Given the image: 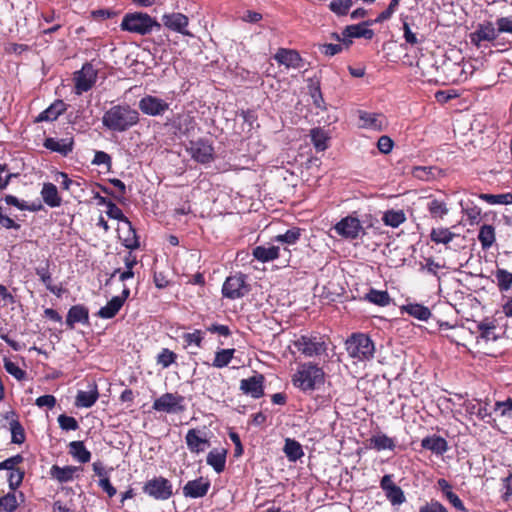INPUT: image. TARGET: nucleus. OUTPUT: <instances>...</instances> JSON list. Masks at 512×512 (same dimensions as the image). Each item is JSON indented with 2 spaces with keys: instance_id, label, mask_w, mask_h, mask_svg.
I'll use <instances>...</instances> for the list:
<instances>
[{
  "instance_id": "obj_1",
  "label": "nucleus",
  "mask_w": 512,
  "mask_h": 512,
  "mask_svg": "<svg viewBox=\"0 0 512 512\" xmlns=\"http://www.w3.org/2000/svg\"><path fill=\"white\" fill-rule=\"evenodd\" d=\"M139 122V113L129 105H114L102 117V124L108 130L125 132Z\"/></svg>"
},
{
  "instance_id": "obj_2",
  "label": "nucleus",
  "mask_w": 512,
  "mask_h": 512,
  "mask_svg": "<svg viewBox=\"0 0 512 512\" xmlns=\"http://www.w3.org/2000/svg\"><path fill=\"white\" fill-rule=\"evenodd\" d=\"M325 373L321 367L311 362L303 363L293 375L294 386L304 392L313 391L324 383Z\"/></svg>"
},
{
  "instance_id": "obj_3",
  "label": "nucleus",
  "mask_w": 512,
  "mask_h": 512,
  "mask_svg": "<svg viewBox=\"0 0 512 512\" xmlns=\"http://www.w3.org/2000/svg\"><path fill=\"white\" fill-rule=\"evenodd\" d=\"M120 27L124 31L147 35L151 33L153 29L160 30L161 24L147 13L134 12L127 13L123 17Z\"/></svg>"
},
{
  "instance_id": "obj_4",
  "label": "nucleus",
  "mask_w": 512,
  "mask_h": 512,
  "mask_svg": "<svg viewBox=\"0 0 512 512\" xmlns=\"http://www.w3.org/2000/svg\"><path fill=\"white\" fill-rule=\"evenodd\" d=\"M350 357L360 361L370 360L374 356L375 346L371 338L363 333L352 334L345 342Z\"/></svg>"
},
{
  "instance_id": "obj_5",
  "label": "nucleus",
  "mask_w": 512,
  "mask_h": 512,
  "mask_svg": "<svg viewBox=\"0 0 512 512\" xmlns=\"http://www.w3.org/2000/svg\"><path fill=\"white\" fill-rule=\"evenodd\" d=\"M294 346L306 357L324 355L328 349L324 337L318 335H301L294 341Z\"/></svg>"
},
{
  "instance_id": "obj_6",
  "label": "nucleus",
  "mask_w": 512,
  "mask_h": 512,
  "mask_svg": "<svg viewBox=\"0 0 512 512\" xmlns=\"http://www.w3.org/2000/svg\"><path fill=\"white\" fill-rule=\"evenodd\" d=\"M142 489L145 494L155 500H168L173 495L172 483L162 476L148 480Z\"/></svg>"
},
{
  "instance_id": "obj_7",
  "label": "nucleus",
  "mask_w": 512,
  "mask_h": 512,
  "mask_svg": "<svg viewBox=\"0 0 512 512\" xmlns=\"http://www.w3.org/2000/svg\"><path fill=\"white\" fill-rule=\"evenodd\" d=\"M245 279L246 276L241 273L229 276L222 287L223 296L229 299H238L245 296L250 291Z\"/></svg>"
},
{
  "instance_id": "obj_8",
  "label": "nucleus",
  "mask_w": 512,
  "mask_h": 512,
  "mask_svg": "<svg viewBox=\"0 0 512 512\" xmlns=\"http://www.w3.org/2000/svg\"><path fill=\"white\" fill-rule=\"evenodd\" d=\"M97 80V70L94 66L86 62L82 69L74 73L75 89L77 94H82L90 90Z\"/></svg>"
},
{
  "instance_id": "obj_9",
  "label": "nucleus",
  "mask_w": 512,
  "mask_h": 512,
  "mask_svg": "<svg viewBox=\"0 0 512 512\" xmlns=\"http://www.w3.org/2000/svg\"><path fill=\"white\" fill-rule=\"evenodd\" d=\"M184 397L178 394L165 393L153 402V409L166 413H181L185 410Z\"/></svg>"
},
{
  "instance_id": "obj_10",
  "label": "nucleus",
  "mask_w": 512,
  "mask_h": 512,
  "mask_svg": "<svg viewBox=\"0 0 512 512\" xmlns=\"http://www.w3.org/2000/svg\"><path fill=\"white\" fill-rule=\"evenodd\" d=\"M333 229L339 236L351 240L358 238L361 232L365 233L360 220L352 216L341 219Z\"/></svg>"
},
{
  "instance_id": "obj_11",
  "label": "nucleus",
  "mask_w": 512,
  "mask_h": 512,
  "mask_svg": "<svg viewBox=\"0 0 512 512\" xmlns=\"http://www.w3.org/2000/svg\"><path fill=\"white\" fill-rule=\"evenodd\" d=\"M138 107L145 115L162 116L169 109V104L156 96L145 95L139 100Z\"/></svg>"
},
{
  "instance_id": "obj_12",
  "label": "nucleus",
  "mask_w": 512,
  "mask_h": 512,
  "mask_svg": "<svg viewBox=\"0 0 512 512\" xmlns=\"http://www.w3.org/2000/svg\"><path fill=\"white\" fill-rule=\"evenodd\" d=\"M190 154L194 160L206 164L213 160L214 149L207 139L200 138L190 142Z\"/></svg>"
},
{
  "instance_id": "obj_13",
  "label": "nucleus",
  "mask_w": 512,
  "mask_h": 512,
  "mask_svg": "<svg viewBox=\"0 0 512 512\" xmlns=\"http://www.w3.org/2000/svg\"><path fill=\"white\" fill-rule=\"evenodd\" d=\"M163 25L174 32L180 33L185 36H191V33L187 30L189 24V18L182 13H169L162 16Z\"/></svg>"
},
{
  "instance_id": "obj_14",
  "label": "nucleus",
  "mask_w": 512,
  "mask_h": 512,
  "mask_svg": "<svg viewBox=\"0 0 512 512\" xmlns=\"http://www.w3.org/2000/svg\"><path fill=\"white\" fill-rule=\"evenodd\" d=\"M264 380L265 378L262 374L242 379L240 381V390L252 398L258 399L264 395Z\"/></svg>"
},
{
  "instance_id": "obj_15",
  "label": "nucleus",
  "mask_w": 512,
  "mask_h": 512,
  "mask_svg": "<svg viewBox=\"0 0 512 512\" xmlns=\"http://www.w3.org/2000/svg\"><path fill=\"white\" fill-rule=\"evenodd\" d=\"M274 59L280 64L287 68L300 69L304 67V60L300 54L293 49L279 48Z\"/></svg>"
},
{
  "instance_id": "obj_16",
  "label": "nucleus",
  "mask_w": 512,
  "mask_h": 512,
  "mask_svg": "<svg viewBox=\"0 0 512 512\" xmlns=\"http://www.w3.org/2000/svg\"><path fill=\"white\" fill-rule=\"evenodd\" d=\"M210 488V482L202 477L188 481L183 487L185 497L201 498L204 497Z\"/></svg>"
},
{
  "instance_id": "obj_17",
  "label": "nucleus",
  "mask_w": 512,
  "mask_h": 512,
  "mask_svg": "<svg viewBox=\"0 0 512 512\" xmlns=\"http://www.w3.org/2000/svg\"><path fill=\"white\" fill-rule=\"evenodd\" d=\"M372 24L371 20H367L356 25H349L345 27L342 34L344 38H365L370 40L374 37V31L369 29L368 26Z\"/></svg>"
},
{
  "instance_id": "obj_18",
  "label": "nucleus",
  "mask_w": 512,
  "mask_h": 512,
  "mask_svg": "<svg viewBox=\"0 0 512 512\" xmlns=\"http://www.w3.org/2000/svg\"><path fill=\"white\" fill-rule=\"evenodd\" d=\"M76 323H89V310L82 304L72 306L66 316V325L69 329H73Z\"/></svg>"
},
{
  "instance_id": "obj_19",
  "label": "nucleus",
  "mask_w": 512,
  "mask_h": 512,
  "mask_svg": "<svg viewBox=\"0 0 512 512\" xmlns=\"http://www.w3.org/2000/svg\"><path fill=\"white\" fill-rule=\"evenodd\" d=\"M185 441L187 444L188 449L192 453L199 454L200 452H203L205 449V446H209V440L205 437L200 436V431L197 429H190L188 430Z\"/></svg>"
},
{
  "instance_id": "obj_20",
  "label": "nucleus",
  "mask_w": 512,
  "mask_h": 512,
  "mask_svg": "<svg viewBox=\"0 0 512 512\" xmlns=\"http://www.w3.org/2000/svg\"><path fill=\"white\" fill-rule=\"evenodd\" d=\"M99 398L98 387L95 382L90 385L89 391L79 390L75 398L76 407L90 408L92 407Z\"/></svg>"
},
{
  "instance_id": "obj_21",
  "label": "nucleus",
  "mask_w": 512,
  "mask_h": 512,
  "mask_svg": "<svg viewBox=\"0 0 512 512\" xmlns=\"http://www.w3.org/2000/svg\"><path fill=\"white\" fill-rule=\"evenodd\" d=\"M421 447L437 455H442L448 450V443L443 437L432 435L422 439Z\"/></svg>"
},
{
  "instance_id": "obj_22",
  "label": "nucleus",
  "mask_w": 512,
  "mask_h": 512,
  "mask_svg": "<svg viewBox=\"0 0 512 512\" xmlns=\"http://www.w3.org/2000/svg\"><path fill=\"white\" fill-rule=\"evenodd\" d=\"M496 30L491 23L479 25L476 31L470 34L471 43L480 46L482 41H493L496 39Z\"/></svg>"
},
{
  "instance_id": "obj_23",
  "label": "nucleus",
  "mask_w": 512,
  "mask_h": 512,
  "mask_svg": "<svg viewBox=\"0 0 512 512\" xmlns=\"http://www.w3.org/2000/svg\"><path fill=\"white\" fill-rule=\"evenodd\" d=\"M73 139L55 140L54 138H46L43 145L46 149L57 152L63 156H67L73 150Z\"/></svg>"
},
{
  "instance_id": "obj_24",
  "label": "nucleus",
  "mask_w": 512,
  "mask_h": 512,
  "mask_svg": "<svg viewBox=\"0 0 512 512\" xmlns=\"http://www.w3.org/2000/svg\"><path fill=\"white\" fill-rule=\"evenodd\" d=\"M36 275L40 278L41 282L45 285L46 289L50 292L59 295L61 289L52 285V277L50 272V261L44 260L38 267L35 268Z\"/></svg>"
},
{
  "instance_id": "obj_25",
  "label": "nucleus",
  "mask_w": 512,
  "mask_h": 512,
  "mask_svg": "<svg viewBox=\"0 0 512 512\" xmlns=\"http://www.w3.org/2000/svg\"><path fill=\"white\" fill-rule=\"evenodd\" d=\"M66 111V104L62 100H56L47 109L41 112L36 122L54 121Z\"/></svg>"
},
{
  "instance_id": "obj_26",
  "label": "nucleus",
  "mask_w": 512,
  "mask_h": 512,
  "mask_svg": "<svg viewBox=\"0 0 512 512\" xmlns=\"http://www.w3.org/2000/svg\"><path fill=\"white\" fill-rule=\"evenodd\" d=\"M41 196L46 205L51 208L59 207L62 203V199L58 194V189L53 183H44Z\"/></svg>"
},
{
  "instance_id": "obj_27",
  "label": "nucleus",
  "mask_w": 512,
  "mask_h": 512,
  "mask_svg": "<svg viewBox=\"0 0 512 512\" xmlns=\"http://www.w3.org/2000/svg\"><path fill=\"white\" fill-rule=\"evenodd\" d=\"M226 454L227 451L225 449H213L211 450L206 458L207 464L210 465L215 472L221 473L225 469L226 464Z\"/></svg>"
},
{
  "instance_id": "obj_28",
  "label": "nucleus",
  "mask_w": 512,
  "mask_h": 512,
  "mask_svg": "<svg viewBox=\"0 0 512 512\" xmlns=\"http://www.w3.org/2000/svg\"><path fill=\"white\" fill-rule=\"evenodd\" d=\"M368 442L369 447L377 451L394 450L396 447L394 439L383 433L373 435Z\"/></svg>"
},
{
  "instance_id": "obj_29",
  "label": "nucleus",
  "mask_w": 512,
  "mask_h": 512,
  "mask_svg": "<svg viewBox=\"0 0 512 512\" xmlns=\"http://www.w3.org/2000/svg\"><path fill=\"white\" fill-rule=\"evenodd\" d=\"M78 469L79 468L75 466L60 467L58 465H53L50 470V475L58 482L65 483L71 481L74 478V475Z\"/></svg>"
},
{
  "instance_id": "obj_30",
  "label": "nucleus",
  "mask_w": 512,
  "mask_h": 512,
  "mask_svg": "<svg viewBox=\"0 0 512 512\" xmlns=\"http://www.w3.org/2000/svg\"><path fill=\"white\" fill-rule=\"evenodd\" d=\"M174 127L183 135L189 134L196 127V121L190 113L179 114L174 120Z\"/></svg>"
},
{
  "instance_id": "obj_31",
  "label": "nucleus",
  "mask_w": 512,
  "mask_h": 512,
  "mask_svg": "<svg viewBox=\"0 0 512 512\" xmlns=\"http://www.w3.org/2000/svg\"><path fill=\"white\" fill-rule=\"evenodd\" d=\"M69 454L80 463H87L91 453L86 449L83 441H72L68 445Z\"/></svg>"
},
{
  "instance_id": "obj_32",
  "label": "nucleus",
  "mask_w": 512,
  "mask_h": 512,
  "mask_svg": "<svg viewBox=\"0 0 512 512\" xmlns=\"http://www.w3.org/2000/svg\"><path fill=\"white\" fill-rule=\"evenodd\" d=\"M279 247L278 246H256L253 249V256L255 259L261 262H268L279 257Z\"/></svg>"
},
{
  "instance_id": "obj_33",
  "label": "nucleus",
  "mask_w": 512,
  "mask_h": 512,
  "mask_svg": "<svg viewBox=\"0 0 512 512\" xmlns=\"http://www.w3.org/2000/svg\"><path fill=\"white\" fill-rule=\"evenodd\" d=\"M283 451L286 457L292 462L299 460L304 455L301 444L291 438L285 440Z\"/></svg>"
},
{
  "instance_id": "obj_34",
  "label": "nucleus",
  "mask_w": 512,
  "mask_h": 512,
  "mask_svg": "<svg viewBox=\"0 0 512 512\" xmlns=\"http://www.w3.org/2000/svg\"><path fill=\"white\" fill-rule=\"evenodd\" d=\"M495 239V229L492 225L484 224L480 227L478 240L483 250L489 249L494 244Z\"/></svg>"
},
{
  "instance_id": "obj_35",
  "label": "nucleus",
  "mask_w": 512,
  "mask_h": 512,
  "mask_svg": "<svg viewBox=\"0 0 512 512\" xmlns=\"http://www.w3.org/2000/svg\"><path fill=\"white\" fill-rule=\"evenodd\" d=\"M402 310L421 321H427L431 317L429 308L418 303L405 305Z\"/></svg>"
},
{
  "instance_id": "obj_36",
  "label": "nucleus",
  "mask_w": 512,
  "mask_h": 512,
  "mask_svg": "<svg viewBox=\"0 0 512 512\" xmlns=\"http://www.w3.org/2000/svg\"><path fill=\"white\" fill-rule=\"evenodd\" d=\"M496 284L500 292H506L512 287V272L503 268H497L494 273Z\"/></svg>"
},
{
  "instance_id": "obj_37",
  "label": "nucleus",
  "mask_w": 512,
  "mask_h": 512,
  "mask_svg": "<svg viewBox=\"0 0 512 512\" xmlns=\"http://www.w3.org/2000/svg\"><path fill=\"white\" fill-rule=\"evenodd\" d=\"M121 300L113 297L104 307L100 308L97 315L103 319L113 318L122 308Z\"/></svg>"
},
{
  "instance_id": "obj_38",
  "label": "nucleus",
  "mask_w": 512,
  "mask_h": 512,
  "mask_svg": "<svg viewBox=\"0 0 512 512\" xmlns=\"http://www.w3.org/2000/svg\"><path fill=\"white\" fill-rule=\"evenodd\" d=\"M311 142L317 151H324L328 148L327 141L329 137L321 128H313L310 131Z\"/></svg>"
},
{
  "instance_id": "obj_39",
  "label": "nucleus",
  "mask_w": 512,
  "mask_h": 512,
  "mask_svg": "<svg viewBox=\"0 0 512 512\" xmlns=\"http://www.w3.org/2000/svg\"><path fill=\"white\" fill-rule=\"evenodd\" d=\"M427 209L432 218H443L448 214V207L444 201L431 199L427 204Z\"/></svg>"
},
{
  "instance_id": "obj_40",
  "label": "nucleus",
  "mask_w": 512,
  "mask_h": 512,
  "mask_svg": "<svg viewBox=\"0 0 512 512\" xmlns=\"http://www.w3.org/2000/svg\"><path fill=\"white\" fill-rule=\"evenodd\" d=\"M382 220L385 225L396 228L406 220V217L402 210H388L384 213Z\"/></svg>"
},
{
  "instance_id": "obj_41",
  "label": "nucleus",
  "mask_w": 512,
  "mask_h": 512,
  "mask_svg": "<svg viewBox=\"0 0 512 512\" xmlns=\"http://www.w3.org/2000/svg\"><path fill=\"white\" fill-rule=\"evenodd\" d=\"M369 302L378 306H387L390 303V296L387 291L371 289L365 296Z\"/></svg>"
},
{
  "instance_id": "obj_42",
  "label": "nucleus",
  "mask_w": 512,
  "mask_h": 512,
  "mask_svg": "<svg viewBox=\"0 0 512 512\" xmlns=\"http://www.w3.org/2000/svg\"><path fill=\"white\" fill-rule=\"evenodd\" d=\"M431 240L436 244H448L453 240L455 234L448 228L432 229L430 234Z\"/></svg>"
},
{
  "instance_id": "obj_43",
  "label": "nucleus",
  "mask_w": 512,
  "mask_h": 512,
  "mask_svg": "<svg viewBox=\"0 0 512 512\" xmlns=\"http://www.w3.org/2000/svg\"><path fill=\"white\" fill-rule=\"evenodd\" d=\"M235 349H222L215 353L212 365L216 368L226 367L232 360Z\"/></svg>"
},
{
  "instance_id": "obj_44",
  "label": "nucleus",
  "mask_w": 512,
  "mask_h": 512,
  "mask_svg": "<svg viewBox=\"0 0 512 512\" xmlns=\"http://www.w3.org/2000/svg\"><path fill=\"white\" fill-rule=\"evenodd\" d=\"M465 409L469 414H475L478 417V419L486 421L488 423L490 422L491 413L487 410L486 406L468 402L465 405Z\"/></svg>"
},
{
  "instance_id": "obj_45",
  "label": "nucleus",
  "mask_w": 512,
  "mask_h": 512,
  "mask_svg": "<svg viewBox=\"0 0 512 512\" xmlns=\"http://www.w3.org/2000/svg\"><path fill=\"white\" fill-rule=\"evenodd\" d=\"M479 198L491 205L495 204H512V193L504 194H480Z\"/></svg>"
},
{
  "instance_id": "obj_46",
  "label": "nucleus",
  "mask_w": 512,
  "mask_h": 512,
  "mask_svg": "<svg viewBox=\"0 0 512 512\" xmlns=\"http://www.w3.org/2000/svg\"><path fill=\"white\" fill-rule=\"evenodd\" d=\"M11 442L14 444H22L25 441V431L21 423L12 419L10 422Z\"/></svg>"
},
{
  "instance_id": "obj_47",
  "label": "nucleus",
  "mask_w": 512,
  "mask_h": 512,
  "mask_svg": "<svg viewBox=\"0 0 512 512\" xmlns=\"http://www.w3.org/2000/svg\"><path fill=\"white\" fill-rule=\"evenodd\" d=\"M126 225H127V235L125 237L120 236V239L122 240V244L126 248H128L130 250H135V249L139 248V246H140L137 235H136V231L133 228L132 223H129Z\"/></svg>"
},
{
  "instance_id": "obj_48",
  "label": "nucleus",
  "mask_w": 512,
  "mask_h": 512,
  "mask_svg": "<svg viewBox=\"0 0 512 512\" xmlns=\"http://www.w3.org/2000/svg\"><path fill=\"white\" fill-rule=\"evenodd\" d=\"M301 231L302 230L300 228L293 227L287 230L284 234L277 235L275 240L277 242L286 243L288 245L295 244L301 236Z\"/></svg>"
},
{
  "instance_id": "obj_49",
  "label": "nucleus",
  "mask_w": 512,
  "mask_h": 512,
  "mask_svg": "<svg viewBox=\"0 0 512 512\" xmlns=\"http://www.w3.org/2000/svg\"><path fill=\"white\" fill-rule=\"evenodd\" d=\"M18 507L15 491L9 492L3 497H0V509L5 512H14Z\"/></svg>"
},
{
  "instance_id": "obj_50",
  "label": "nucleus",
  "mask_w": 512,
  "mask_h": 512,
  "mask_svg": "<svg viewBox=\"0 0 512 512\" xmlns=\"http://www.w3.org/2000/svg\"><path fill=\"white\" fill-rule=\"evenodd\" d=\"M379 114L363 112L360 119L364 122V126L375 130H382V120Z\"/></svg>"
},
{
  "instance_id": "obj_51",
  "label": "nucleus",
  "mask_w": 512,
  "mask_h": 512,
  "mask_svg": "<svg viewBox=\"0 0 512 512\" xmlns=\"http://www.w3.org/2000/svg\"><path fill=\"white\" fill-rule=\"evenodd\" d=\"M494 411L508 420H512V398H507L505 401H497L494 406Z\"/></svg>"
},
{
  "instance_id": "obj_52",
  "label": "nucleus",
  "mask_w": 512,
  "mask_h": 512,
  "mask_svg": "<svg viewBox=\"0 0 512 512\" xmlns=\"http://www.w3.org/2000/svg\"><path fill=\"white\" fill-rule=\"evenodd\" d=\"M478 330L480 331V337L484 339L485 341H495L497 339V336L495 334L496 326L494 323L489 322H481L478 324Z\"/></svg>"
},
{
  "instance_id": "obj_53",
  "label": "nucleus",
  "mask_w": 512,
  "mask_h": 512,
  "mask_svg": "<svg viewBox=\"0 0 512 512\" xmlns=\"http://www.w3.org/2000/svg\"><path fill=\"white\" fill-rule=\"evenodd\" d=\"M463 212L466 214L469 222L471 225L478 224L480 215H481V209L473 205V203H466L464 206L461 204Z\"/></svg>"
},
{
  "instance_id": "obj_54",
  "label": "nucleus",
  "mask_w": 512,
  "mask_h": 512,
  "mask_svg": "<svg viewBox=\"0 0 512 512\" xmlns=\"http://www.w3.org/2000/svg\"><path fill=\"white\" fill-rule=\"evenodd\" d=\"M4 201L7 205L15 206L19 210L37 211L38 209L41 208V205H27L26 202L20 201L17 197L13 195H6L4 197Z\"/></svg>"
},
{
  "instance_id": "obj_55",
  "label": "nucleus",
  "mask_w": 512,
  "mask_h": 512,
  "mask_svg": "<svg viewBox=\"0 0 512 512\" xmlns=\"http://www.w3.org/2000/svg\"><path fill=\"white\" fill-rule=\"evenodd\" d=\"M385 495L392 505H400L406 500L403 490L397 485L385 492Z\"/></svg>"
},
{
  "instance_id": "obj_56",
  "label": "nucleus",
  "mask_w": 512,
  "mask_h": 512,
  "mask_svg": "<svg viewBox=\"0 0 512 512\" xmlns=\"http://www.w3.org/2000/svg\"><path fill=\"white\" fill-rule=\"evenodd\" d=\"M177 355L169 350L168 348L162 349L157 356V363L163 368H168L172 363L176 361Z\"/></svg>"
},
{
  "instance_id": "obj_57",
  "label": "nucleus",
  "mask_w": 512,
  "mask_h": 512,
  "mask_svg": "<svg viewBox=\"0 0 512 512\" xmlns=\"http://www.w3.org/2000/svg\"><path fill=\"white\" fill-rule=\"evenodd\" d=\"M5 370L14 376L17 380H23L26 377V372L22 370L16 363L9 359H4Z\"/></svg>"
},
{
  "instance_id": "obj_58",
  "label": "nucleus",
  "mask_w": 512,
  "mask_h": 512,
  "mask_svg": "<svg viewBox=\"0 0 512 512\" xmlns=\"http://www.w3.org/2000/svg\"><path fill=\"white\" fill-rule=\"evenodd\" d=\"M107 215L111 219L124 222L125 224L131 223L129 219L123 214L122 210L113 202L108 203Z\"/></svg>"
},
{
  "instance_id": "obj_59",
  "label": "nucleus",
  "mask_w": 512,
  "mask_h": 512,
  "mask_svg": "<svg viewBox=\"0 0 512 512\" xmlns=\"http://www.w3.org/2000/svg\"><path fill=\"white\" fill-rule=\"evenodd\" d=\"M24 475V471L20 468L9 472L8 482L12 491H15L22 484Z\"/></svg>"
},
{
  "instance_id": "obj_60",
  "label": "nucleus",
  "mask_w": 512,
  "mask_h": 512,
  "mask_svg": "<svg viewBox=\"0 0 512 512\" xmlns=\"http://www.w3.org/2000/svg\"><path fill=\"white\" fill-rule=\"evenodd\" d=\"M58 423L62 430L70 431L77 430L79 428L77 420L72 416L61 414L58 417Z\"/></svg>"
},
{
  "instance_id": "obj_61",
  "label": "nucleus",
  "mask_w": 512,
  "mask_h": 512,
  "mask_svg": "<svg viewBox=\"0 0 512 512\" xmlns=\"http://www.w3.org/2000/svg\"><path fill=\"white\" fill-rule=\"evenodd\" d=\"M24 461V458L22 455L17 454L12 457H9L5 459L4 461L0 462V470H8L13 471L18 469L17 465L22 463Z\"/></svg>"
},
{
  "instance_id": "obj_62",
  "label": "nucleus",
  "mask_w": 512,
  "mask_h": 512,
  "mask_svg": "<svg viewBox=\"0 0 512 512\" xmlns=\"http://www.w3.org/2000/svg\"><path fill=\"white\" fill-rule=\"evenodd\" d=\"M109 182L118 189L119 195H114L108 188L102 187V191L105 194L113 196L115 199L120 200L126 194V186L123 181L117 178L110 179Z\"/></svg>"
},
{
  "instance_id": "obj_63",
  "label": "nucleus",
  "mask_w": 512,
  "mask_h": 512,
  "mask_svg": "<svg viewBox=\"0 0 512 512\" xmlns=\"http://www.w3.org/2000/svg\"><path fill=\"white\" fill-rule=\"evenodd\" d=\"M412 174L415 178L423 180V181H428V180L434 178V173H433L432 167H422V166L414 167Z\"/></svg>"
},
{
  "instance_id": "obj_64",
  "label": "nucleus",
  "mask_w": 512,
  "mask_h": 512,
  "mask_svg": "<svg viewBox=\"0 0 512 512\" xmlns=\"http://www.w3.org/2000/svg\"><path fill=\"white\" fill-rule=\"evenodd\" d=\"M393 146V140L387 135L381 136L377 141V148L383 154H389L392 151Z\"/></svg>"
}]
</instances>
